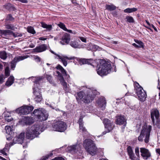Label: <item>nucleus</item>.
<instances>
[{
	"label": "nucleus",
	"instance_id": "1",
	"mask_svg": "<svg viewBox=\"0 0 160 160\" xmlns=\"http://www.w3.org/2000/svg\"><path fill=\"white\" fill-rule=\"evenodd\" d=\"M91 65L93 68H97V73L101 76L106 75L109 73L112 68L110 62L104 59L93 60L91 58Z\"/></svg>",
	"mask_w": 160,
	"mask_h": 160
},
{
	"label": "nucleus",
	"instance_id": "2",
	"mask_svg": "<svg viewBox=\"0 0 160 160\" xmlns=\"http://www.w3.org/2000/svg\"><path fill=\"white\" fill-rule=\"evenodd\" d=\"M42 131V128L39 125H34L26 129L25 132L26 138L27 139L32 140Z\"/></svg>",
	"mask_w": 160,
	"mask_h": 160
},
{
	"label": "nucleus",
	"instance_id": "3",
	"mask_svg": "<svg viewBox=\"0 0 160 160\" xmlns=\"http://www.w3.org/2000/svg\"><path fill=\"white\" fill-rule=\"evenodd\" d=\"M29 78H32L35 80L33 81L34 82L33 88V93L34 95V99L35 102L38 103L42 100V98L39 88L37 87V84L38 83V81L42 79L43 78L42 77H32Z\"/></svg>",
	"mask_w": 160,
	"mask_h": 160
},
{
	"label": "nucleus",
	"instance_id": "4",
	"mask_svg": "<svg viewBox=\"0 0 160 160\" xmlns=\"http://www.w3.org/2000/svg\"><path fill=\"white\" fill-rule=\"evenodd\" d=\"M150 116L153 126L160 129V116L158 110L157 109L152 110L150 112Z\"/></svg>",
	"mask_w": 160,
	"mask_h": 160
},
{
	"label": "nucleus",
	"instance_id": "5",
	"mask_svg": "<svg viewBox=\"0 0 160 160\" xmlns=\"http://www.w3.org/2000/svg\"><path fill=\"white\" fill-rule=\"evenodd\" d=\"M33 114H34L35 117L39 121H42L46 120L48 116L47 113L45 112L43 109H35Z\"/></svg>",
	"mask_w": 160,
	"mask_h": 160
},
{
	"label": "nucleus",
	"instance_id": "6",
	"mask_svg": "<svg viewBox=\"0 0 160 160\" xmlns=\"http://www.w3.org/2000/svg\"><path fill=\"white\" fill-rule=\"evenodd\" d=\"M54 131L59 132H64L67 128L66 123L61 120H55L52 126Z\"/></svg>",
	"mask_w": 160,
	"mask_h": 160
},
{
	"label": "nucleus",
	"instance_id": "7",
	"mask_svg": "<svg viewBox=\"0 0 160 160\" xmlns=\"http://www.w3.org/2000/svg\"><path fill=\"white\" fill-rule=\"evenodd\" d=\"M50 51L52 53L55 55L57 57H56L55 58H58L60 60V61L62 63L63 65L65 67L68 64L67 60H70L74 59L76 58L74 57H68L65 55H60L51 50H50Z\"/></svg>",
	"mask_w": 160,
	"mask_h": 160
},
{
	"label": "nucleus",
	"instance_id": "8",
	"mask_svg": "<svg viewBox=\"0 0 160 160\" xmlns=\"http://www.w3.org/2000/svg\"><path fill=\"white\" fill-rule=\"evenodd\" d=\"M76 99L77 101L81 100L85 103H89L90 102V96L89 94L81 91L77 94Z\"/></svg>",
	"mask_w": 160,
	"mask_h": 160
},
{
	"label": "nucleus",
	"instance_id": "9",
	"mask_svg": "<svg viewBox=\"0 0 160 160\" xmlns=\"http://www.w3.org/2000/svg\"><path fill=\"white\" fill-rule=\"evenodd\" d=\"M136 92L138 95L139 100L141 102H143L146 100L147 95L142 87L137 88Z\"/></svg>",
	"mask_w": 160,
	"mask_h": 160
},
{
	"label": "nucleus",
	"instance_id": "10",
	"mask_svg": "<svg viewBox=\"0 0 160 160\" xmlns=\"http://www.w3.org/2000/svg\"><path fill=\"white\" fill-rule=\"evenodd\" d=\"M34 109V107L32 106H24L18 108L17 109V112L23 115H27L29 114Z\"/></svg>",
	"mask_w": 160,
	"mask_h": 160
},
{
	"label": "nucleus",
	"instance_id": "11",
	"mask_svg": "<svg viewBox=\"0 0 160 160\" xmlns=\"http://www.w3.org/2000/svg\"><path fill=\"white\" fill-rule=\"evenodd\" d=\"M103 122L104 124V127L108 132H110L112 130L114 127V125L113 122L108 118L103 119Z\"/></svg>",
	"mask_w": 160,
	"mask_h": 160
},
{
	"label": "nucleus",
	"instance_id": "12",
	"mask_svg": "<svg viewBox=\"0 0 160 160\" xmlns=\"http://www.w3.org/2000/svg\"><path fill=\"white\" fill-rule=\"evenodd\" d=\"M140 149L141 155L144 159L147 160L151 156V153L148 149L141 148Z\"/></svg>",
	"mask_w": 160,
	"mask_h": 160
},
{
	"label": "nucleus",
	"instance_id": "13",
	"mask_svg": "<svg viewBox=\"0 0 160 160\" xmlns=\"http://www.w3.org/2000/svg\"><path fill=\"white\" fill-rule=\"evenodd\" d=\"M116 123L118 125H122L123 128L126 127L127 124V119L124 115H118L116 117Z\"/></svg>",
	"mask_w": 160,
	"mask_h": 160
},
{
	"label": "nucleus",
	"instance_id": "14",
	"mask_svg": "<svg viewBox=\"0 0 160 160\" xmlns=\"http://www.w3.org/2000/svg\"><path fill=\"white\" fill-rule=\"evenodd\" d=\"M152 129L151 125L148 126L147 123H145L142 127V129L141 130V135L147 136L148 137L150 135V133Z\"/></svg>",
	"mask_w": 160,
	"mask_h": 160
},
{
	"label": "nucleus",
	"instance_id": "15",
	"mask_svg": "<svg viewBox=\"0 0 160 160\" xmlns=\"http://www.w3.org/2000/svg\"><path fill=\"white\" fill-rule=\"evenodd\" d=\"M96 103L99 107L101 108L102 110H104L106 108L107 103L105 98L103 97L99 98L96 101Z\"/></svg>",
	"mask_w": 160,
	"mask_h": 160
},
{
	"label": "nucleus",
	"instance_id": "16",
	"mask_svg": "<svg viewBox=\"0 0 160 160\" xmlns=\"http://www.w3.org/2000/svg\"><path fill=\"white\" fill-rule=\"evenodd\" d=\"M28 56H19L15 57L11 63V68L14 69L16 67V63L28 57Z\"/></svg>",
	"mask_w": 160,
	"mask_h": 160
},
{
	"label": "nucleus",
	"instance_id": "17",
	"mask_svg": "<svg viewBox=\"0 0 160 160\" xmlns=\"http://www.w3.org/2000/svg\"><path fill=\"white\" fill-rule=\"evenodd\" d=\"M94 142L91 139V155L94 156L99 152Z\"/></svg>",
	"mask_w": 160,
	"mask_h": 160
},
{
	"label": "nucleus",
	"instance_id": "18",
	"mask_svg": "<svg viewBox=\"0 0 160 160\" xmlns=\"http://www.w3.org/2000/svg\"><path fill=\"white\" fill-rule=\"evenodd\" d=\"M24 138V133H21L18 136L14 138L13 139V142L14 143H18L22 144L23 142Z\"/></svg>",
	"mask_w": 160,
	"mask_h": 160
},
{
	"label": "nucleus",
	"instance_id": "19",
	"mask_svg": "<svg viewBox=\"0 0 160 160\" xmlns=\"http://www.w3.org/2000/svg\"><path fill=\"white\" fill-rule=\"evenodd\" d=\"M13 35V36L14 37H21L22 36L20 34L18 33H14L12 31L8 30H0V35Z\"/></svg>",
	"mask_w": 160,
	"mask_h": 160
},
{
	"label": "nucleus",
	"instance_id": "20",
	"mask_svg": "<svg viewBox=\"0 0 160 160\" xmlns=\"http://www.w3.org/2000/svg\"><path fill=\"white\" fill-rule=\"evenodd\" d=\"M70 40V36L67 33L65 34L62 38L61 41L60 43L62 45L68 44Z\"/></svg>",
	"mask_w": 160,
	"mask_h": 160
},
{
	"label": "nucleus",
	"instance_id": "21",
	"mask_svg": "<svg viewBox=\"0 0 160 160\" xmlns=\"http://www.w3.org/2000/svg\"><path fill=\"white\" fill-rule=\"evenodd\" d=\"M127 150L128 155L130 159L132 160H133V158L135 159L136 158V156L134 153L133 150L131 146H128L127 148Z\"/></svg>",
	"mask_w": 160,
	"mask_h": 160
},
{
	"label": "nucleus",
	"instance_id": "22",
	"mask_svg": "<svg viewBox=\"0 0 160 160\" xmlns=\"http://www.w3.org/2000/svg\"><path fill=\"white\" fill-rule=\"evenodd\" d=\"M68 149V150L70 152H76L80 150L81 147L79 144H77L69 146Z\"/></svg>",
	"mask_w": 160,
	"mask_h": 160
},
{
	"label": "nucleus",
	"instance_id": "23",
	"mask_svg": "<svg viewBox=\"0 0 160 160\" xmlns=\"http://www.w3.org/2000/svg\"><path fill=\"white\" fill-rule=\"evenodd\" d=\"M5 129L7 134L8 135V136H6L7 139L10 141L11 139V135L12 133V128L11 127L7 126L5 127Z\"/></svg>",
	"mask_w": 160,
	"mask_h": 160
},
{
	"label": "nucleus",
	"instance_id": "24",
	"mask_svg": "<svg viewBox=\"0 0 160 160\" xmlns=\"http://www.w3.org/2000/svg\"><path fill=\"white\" fill-rule=\"evenodd\" d=\"M91 100L92 101L96 97L99 95L100 93L93 88H91Z\"/></svg>",
	"mask_w": 160,
	"mask_h": 160
},
{
	"label": "nucleus",
	"instance_id": "25",
	"mask_svg": "<svg viewBox=\"0 0 160 160\" xmlns=\"http://www.w3.org/2000/svg\"><path fill=\"white\" fill-rule=\"evenodd\" d=\"M47 48V47L44 44H42L40 46L37 47L33 49L35 52H40L45 51Z\"/></svg>",
	"mask_w": 160,
	"mask_h": 160
},
{
	"label": "nucleus",
	"instance_id": "26",
	"mask_svg": "<svg viewBox=\"0 0 160 160\" xmlns=\"http://www.w3.org/2000/svg\"><path fill=\"white\" fill-rule=\"evenodd\" d=\"M83 145L85 149L89 153H90V140L86 139L84 140L83 143Z\"/></svg>",
	"mask_w": 160,
	"mask_h": 160
},
{
	"label": "nucleus",
	"instance_id": "27",
	"mask_svg": "<svg viewBox=\"0 0 160 160\" xmlns=\"http://www.w3.org/2000/svg\"><path fill=\"white\" fill-rule=\"evenodd\" d=\"M77 60L80 65L88 64H89L90 60L89 59L85 58H78Z\"/></svg>",
	"mask_w": 160,
	"mask_h": 160
},
{
	"label": "nucleus",
	"instance_id": "28",
	"mask_svg": "<svg viewBox=\"0 0 160 160\" xmlns=\"http://www.w3.org/2000/svg\"><path fill=\"white\" fill-rule=\"evenodd\" d=\"M41 27L44 28H46L47 31H50L52 29V26L51 25L47 24L44 22H41Z\"/></svg>",
	"mask_w": 160,
	"mask_h": 160
},
{
	"label": "nucleus",
	"instance_id": "29",
	"mask_svg": "<svg viewBox=\"0 0 160 160\" xmlns=\"http://www.w3.org/2000/svg\"><path fill=\"white\" fill-rule=\"evenodd\" d=\"M58 26L60 28L62 29L63 30L68 32L69 33H72V31L71 30H68L66 27L65 25L63 23L60 22L58 24Z\"/></svg>",
	"mask_w": 160,
	"mask_h": 160
},
{
	"label": "nucleus",
	"instance_id": "30",
	"mask_svg": "<svg viewBox=\"0 0 160 160\" xmlns=\"http://www.w3.org/2000/svg\"><path fill=\"white\" fill-rule=\"evenodd\" d=\"M70 45L72 47L76 48H81V46L76 41H72L70 42Z\"/></svg>",
	"mask_w": 160,
	"mask_h": 160
},
{
	"label": "nucleus",
	"instance_id": "31",
	"mask_svg": "<svg viewBox=\"0 0 160 160\" xmlns=\"http://www.w3.org/2000/svg\"><path fill=\"white\" fill-rule=\"evenodd\" d=\"M14 81V77L13 76H11L8 78L7 81L6 82V85L9 86L12 85Z\"/></svg>",
	"mask_w": 160,
	"mask_h": 160
},
{
	"label": "nucleus",
	"instance_id": "32",
	"mask_svg": "<svg viewBox=\"0 0 160 160\" xmlns=\"http://www.w3.org/2000/svg\"><path fill=\"white\" fill-rule=\"evenodd\" d=\"M10 114L8 112H4L3 114L5 120L8 122H10L13 119L12 117L10 115Z\"/></svg>",
	"mask_w": 160,
	"mask_h": 160
},
{
	"label": "nucleus",
	"instance_id": "33",
	"mask_svg": "<svg viewBox=\"0 0 160 160\" xmlns=\"http://www.w3.org/2000/svg\"><path fill=\"white\" fill-rule=\"evenodd\" d=\"M106 9L110 11L114 10L116 9V7L113 4H106L105 6Z\"/></svg>",
	"mask_w": 160,
	"mask_h": 160
},
{
	"label": "nucleus",
	"instance_id": "34",
	"mask_svg": "<svg viewBox=\"0 0 160 160\" xmlns=\"http://www.w3.org/2000/svg\"><path fill=\"white\" fill-rule=\"evenodd\" d=\"M135 152L137 157L136 156V158H133V160H140V154L139 150L138 147H136L135 149Z\"/></svg>",
	"mask_w": 160,
	"mask_h": 160
},
{
	"label": "nucleus",
	"instance_id": "35",
	"mask_svg": "<svg viewBox=\"0 0 160 160\" xmlns=\"http://www.w3.org/2000/svg\"><path fill=\"white\" fill-rule=\"evenodd\" d=\"M137 10V9L136 8H128L124 10V12L125 13H131L135 12Z\"/></svg>",
	"mask_w": 160,
	"mask_h": 160
},
{
	"label": "nucleus",
	"instance_id": "36",
	"mask_svg": "<svg viewBox=\"0 0 160 160\" xmlns=\"http://www.w3.org/2000/svg\"><path fill=\"white\" fill-rule=\"evenodd\" d=\"M58 69L60 71L62 74L64 76L67 75L66 72L65 70L60 65H58L57 67Z\"/></svg>",
	"mask_w": 160,
	"mask_h": 160
},
{
	"label": "nucleus",
	"instance_id": "37",
	"mask_svg": "<svg viewBox=\"0 0 160 160\" xmlns=\"http://www.w3.org/2000/svg\"><path fill=\"white\" fill-rule=\"evenodd\" d=\"M25 119V122L27 125H30L33 122V119L32 118L26 117Z\"/></svg>",
	"mask_w": 160,
	"mask_h": 160
},
{
	"label": "nucleus",
	"instance_id": "38",
	"mask_svg": "<svg viewBox=\"0 0 160 160\" xmlns=\"http://www.w3.org/2000/svg\"><path fill=\"white\" fill-rule=\"evenodd\" d=\"M126 21L129 23H134L135 21L133 18L130 16H127L125 18Z\"/></svg>",
	"mask_w": 160,
	"mask_h": 160
},
{
	"label": "nucleus",
	"instance_id": "39",
	"mask_svg": "<svg viewBox=\"0 0 160 160\" xmlns=\"http://www.w3.org/2000/svg\"><path fill=\"white\" fill-rule=\"evenodd\" d=\"M134 40L135 42L139 45H138L139 48H144V44L142 41L137 39H134Z\"/></svg>",
	"mask_w": 160,
	"mask_h": 160
},
{
	"label": "nucleus",
	"instance_id": "40",
	"mask_svg": "<svg viewBox=\"0 0 160 160\" xmlns=\"http://www.w3.org/2000/svg\"><path fill=\"white\" fill-rule=\"evenodd\" d=\"M7 58V54L5 52H0V58L3 60H5Z\"/></svg>",
	"mask_w": 160,
	"mask_h": 160
},
{
	"label": "nucleus",
	"instance_id": "41",
	"mask_svg": "<svg viewBox=\"0 0 160 160\" xmlns=\"http://www.w3.org/2000/svg\"><path fill=\"white\" fill-rule=\"evenodd\" d=\"M27 31L28 32L31 33L32 34L35 33V31L34 30V28L32 27H28L27 28Z\"/></svg>",
	"mask_w": 160,
	"mask_h": 160
},
{
	"label": "nucleus",
	"instance_id": "42",
	"mask_svg": "<svg viewBox=\"0 0 160 160\" xmlns=\"http://www.w3.org/2000/svg\"><path fill=\"white\" fill-rule=\"evenodd\" d=\"M9 150L8 148L5 147L2 150H0V152L4 155H7L6 152H8Z\"/></svg>",
	"mask_w": 160,
	"mask_h": 160
},
{
	"label": "nucleus",
	"instance_id": "43",
	"mask_svg": "<svg viewBox=\"0 0 160 160\" xmlns=\"http://www.w3.org/2000/svg\"><path fill=\"white\" fill-rule=\"evenodd\" d=\"M10 74V71L8 67H6L5 70V74L6 77H8Z\"/></svg>",
	"mask_w": 160,
	"mask_h": 160
},
{
	"label": "nucleus",
	"instance_id": "44",
	"mask_svg": "<svg viewBox=\"0 0 160 160\" xmlns=\"http://www.w3.org/2000/svg\"><path fill=\"white\" fill-rule=\"evenodd\" d=\"M45 77L51 83H53L52 76L50 75H46Z\"/></svg>",
	"mask_w": 160,
	"mask_h": 160
},
{
	"label": "nucleus",
	"instance_id": "45",
	"mask_svg": "<svg viewBox=\"0 0 160 160\" xmlns=\"http://www.w3.org/2000/svg\"><path fill=\"white\" fill-rule=\"evenodd\" d=\"M6 28L14 30L15 28L12 24H8L6 25Z\"/></svg>",
	"mask_w": 160,
	"mask_h": 160
},
{
	"label": "nucleus",
	"instance_id": "46",
	"mask_svg": "<svg viewBox=\"0 0 160 160\" xmlns=\"http://www.w3.org/2000/svg\"><path fill=\"white\" fill-rule=\"evenodd\" d=\"M63 86V88L65 90H68V86L67 83L65 81L61 83Z\"/></svg>",
	"mask_w": 160,
	"mask_h": 160
},
{
	"label": "nucleus",
	"instance_id": "47",
	"mask_svg": "<svg viewBox=\"0 0 160 160\" xmlns=\"http://www.w3.org/2000/svg\"><path fill=\"white\" fill-rule=\"evenodd\" d=\"M53 153L51 152L50 154L46 155L45 157L43 158L41 160H46L48 159L49 157H51L53 155Z\"/></svg>",
	"mask_w": 160,
	"mask_h": 160
},
{
	"label": "nucleus",
	"instance_id": "48",
	"mask_svg": "<svg viewBox=\"0 0 160 160\" xmlns=\"http://www.w3.org/2000/svg\"><path fill=\"white\" fill-rule=\"evenodd\" d=\"M78 123L79 125H83V118L82 116H81L78 121Z\"/></svg>",
	"mask_w": 160,
	"mask_h": 160
},
{
	"label": "nucleus",
	"instance_id": "49",
	"mask_svg": "<svg viewBox=\"0 0 160 160\" xmlns=\"http://www.w3.org/2000/svg\"><path fill=\"white\" fill-rule=\"evenodd\" d=\"M58 78L60 82V83H61L62 82H64L65 81L64 78L62 76V75L59 76H58Z\"/></svg>",
	"mask_w": 160,
	"mask_h": 160
},
{
	"label": "nucleus",
	"instance_id": "50",
	"mask_svg": "<svg viewBox=\"0 0 160 160\" xmlns=\"http://www.w3.org/2000/svg\"><path fill=\"white\" fill-rule=\"evenodd\" d=\"M4 6L6 9L9 10L12 7V5L10 3H8L5 4Z\"/></svg>",
	"mask_w": 160,
	"mask_h": 160
},
{
	"label": "nucleus",
	"instance_id": "51",
	"mask_svg": "<svg viewBox=\"0 0 160 160\" xmlns=\"http://www.w3.org/2000/svg\"><path fill=\"white\" fill-rule=\"evenodd\" d=\"M80 130L82 132H85L86 130L84 127H83V124L79 125Z\"/></svg>",
	"mask_w": 160,
	"mask_h": 160
},
{
	"label": "nucleus",
	"instance_id": "52",
	"mask_svg": "<svg viewBox=\"0 0 160 160\" xmlns=\"http://www.w3.org/2000/svg\"><path fill=\"white\" fill-rule=\"evenodd\" d=\"M4 78L3 74H0V83H2L4 82Z\"/></svg>",
	"mask_w": 160,
	"mask_h": 160
},
{
	"label": "nucleus",
	"instance_id": "53",
	"mask_svg": "<svg viewBox=\"0 0 160 160\" xmlns=\"http://www.w3.org/2000/svg\"><path fill=\"white\" fill-rule=\"evenodd\" d=\"M144 136V135H141V133L140 132V135L138 138V140L140 141H142L143 140V138Z\"/></svg>",
	"mask_w": 160,
	"mask_h": 160
},
{
	"label": "nucleus",
	"instance_id": "54",
	"mask_svg": "<svg viewBox=\"0 0 160 160\" xmlns=\"http://www.w3.org/2000/svg\"><path fill=\"white\" fill-rule=\"evenodd\" d=\"M139 87H142L141 86H140L139 83L136 82L135 83H134V88H135V89L136 90V89H137V88H139Z\"/></svg>",
	"mask_w": 160,
	"mask_h": 160
},
{
	"label": "nucleus",
	"instance_id": "55",
	"mask_svg": "<svg viewBox=\"0 0 160 160\" xmlns=\"http://www.w3.org/2000/svg\"><path fill=\"white\" fill-rule=\"evenodd\" d=\"M150 137V135L147 137V136H145V138L144 139V142L146 143H148L149 142V139Z\"/></svg>",
	"mask_w": 160,
	"mask_h": 160
},
{
	"label": "nucleus",
	"instance_id": "56",
	"mask_svg": "<svg viewBox=\"0 0 160 160\" xmlns=\"http://www.w3.org/2000/svg\"><path fill=\"white\" fill-rule=\"evenodd\" d=\"M34 59L37 62H39L40 61V58L38 56H36L34 57Z\"/></svg>",
	"mask_w": 160,
	"mask_h": 160
},
{
	"label": "nucleus",
	"instance_id": "57",
	"mask_svg": "<svg viewBox=\"0 0 160 160\" xmlns=\"http://www.w3.org/2000/svg\"><path fill=\"white\" fill-rule=\"evenodd\" d=\"M79 38L83 42H86V38L84 37H79Z\"/></svg>",
	"mask_w": 160,
	"mask_h": 160
},
{
	"label": "nucleus",
	"instance_id": "58",
	"mask_svg": "<svg viewBox=\"0 0 160 160\" xmlns=\"http://www.w3.org/2000/svg\"><path fill=\"white\" fill-rule=\"evenodd\" d=\"M7 18L8 20H12L13 19V18L12 17L11 14H9L7 17Z\"/></svg>",
	"mask_w": 160,
	"mask_h": 160
},
{
	"label": "nucleus",
	"instance_id": "59",
	"mask_svg": "<svg viewBox=\"0 0 160 160\" xmlns=\"http://www.w3.org/2000/svg\"><path fill=\"white\" fill-rule=\"evenodd\" d=\"M99 48L98 46L97 45H94L92 46V49L93 51L98 50V48Z\"/></svg>",
	"mask_w": 160,
	"mask_h": 160
},
{
	"label": "nucleus",
	"instance_id": "60",
	"mask_svg": "<svg viewBox=\"0 0 160 160\" xmlns=\"http://www.w3.org/2000/svg\"><path fill=\"white\" fill-rule=\"evenodd\" d=\"M112 14L113 15V16H114V17L117 16L118 13L116 11H114V12H112Z\"/></svg>",
	"mask_w": 160,
	"mask_h": 160
},
{
	"label": "nucleus",
	"instance_id": "61",
	"mask_svg": "<svg viewBox=\"0 0 160 160\" xmlns=\"http://www.w3.org/2000/svg\"><path fill=\"white\" fill-rule=\"evenodd\" d=\"M55 158L56 160H65L62 157H56Z\"/></svg>",
	"mask_w": 160,
	"mask_h": 160
},
{
	"label": "nucleus",
	"instance_id": "62",
	"mask_svg": "<svg viewBox=\"0 0 160 160\" xmlns=\"http://www.w3.org/2000/svg\"><path fill=\"white\" fill-rule=\"evenodd\" d=\"M156 152L160 156V148H157L156 149Z\"/></svg>",
	"mask_w": 160,
	"mask_h": 160
},
{
	"label": "nucleus",
	"instance_id": "63",
	"mask_svg": "<svg viewBox=\"0 0 160 160\" xmlns=\"http://www.w3.org/2000/svg\"><path fill=\"white\" fill-rule=\"evenodd\" d=\"M152 27L154 29V30L157 32H158V30L157 29V28L154 26V25L153 24H151V25Z\"/></svg>",
	"mask_w": 160,
	"mask_h": 160
},
{
	"label": "nucleus",
	"instance_id": "64",
	"mask_svg": "<svg viewBox=\"0 0 160 160\" xmlns=\"http://www.w3.org/2000/svg\"><path fill=\"white\" fill-rule=\"evenodd\" d=\"M132 45L134 46L135 48H139V46L138 45H137V44H136V43H133L132 44Z\"/></svg>",
	"mask_w": 160,
	"mask_h": 160
}]
</instances>
